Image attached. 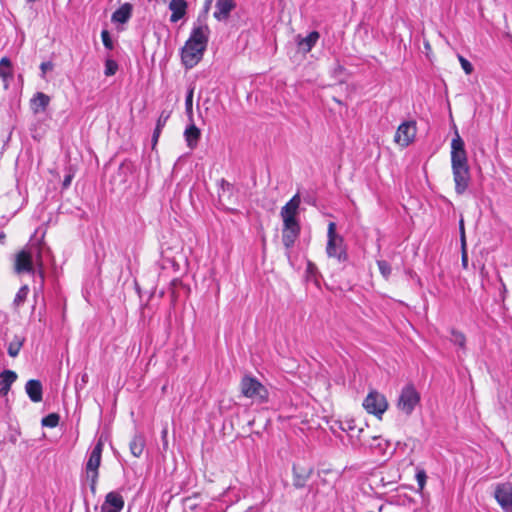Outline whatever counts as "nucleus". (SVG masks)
I'll return each instance as SVG.
<instances>
[{
	"instance_id": "25",
	"label": "nucleus",
	"mask_w": 512,
	"mask_h": 512,
	"mask_svg": "<svg viewBox=\"0 0 512 512\" xmlns=\"http://www.w3.org/2000/svg\"><path fill=\"white\" fill-rule=\"evenodd\" d=\"M130 452L134 457H140L145 448V438L142 434H135L129 444Z\"/></svg>"
},
{
	"instance_id": "42",
	"label": "nucleus",
	"mask_w": 512,
	"mask_h": 512,
	"mask_svg": "<svg viewBox=\"0 0 512 512\" xmlns=\"http://www.w3.org/2000/svg\"><path fill=\"white\" fill-rule=\"evenodd\" d=\"M72 179H73V174L72 173L67 174L64 177V180H63V183H62V187L64 189L68 188L70 186V184H71Z\"/></svg>"
},
{
	"instance_id": "13",
	"label": "nucleus",
	"mask_w": 512,
	"mask_h": 512,
	"mask_svg": "<svg viewBox=\"0 0 512 512\" xmlns=\"http://www.w3.org/2000/svg\"><path fill=\"white\" fill-rule=\"evenodd\" d=\"M210 30L207 25H199L192 29L188 42L206 49L209 40Z\"/></svg>"
},
{
	"instance_id": "39",
	"label": "nucleus",
	"mask_w": 512,
	"mask_h": 512,
	"mask_svg": "<svg viewBox=\"0 0 512 512\" xmlns=\"http://www.w3.org/2000/svg\"><path fill=\"white\" fill-rule=\"evenodd\" d=\"M459 230H460V239H461V247H466V237H465V229H464V221L463 219L459 222Z\"/></svg>"
},
{
	"instance_id": "1",
	"label": "nucleus",
	"mask_w": 512,
	"mask_h": 512,
	"mask_svg": "<svg viewBox=\"0 0 512 512\" xmlns=\"http://www.w3.org/2000/svg\"><path fill=\"white\" fill-rule=\"evenodd\" d=\"M451 168L455 183V192L458 195H463L470 185L471 173L465 143L457 129H455L454 137L451 141Z\"/></svg>"
},
{
	"instance_id": "40",
	"label": "nucleus",
	"mask_w": 512,
	"mask_h": 512,
	"mask_svg": "<svg viewBox=\"0 0 512 512\" xmlns=\"http://www.w3.org/2000/svg\"><path fill=\"white\" fill-rule=\"evenodd\" d=\"M54 65L51 61L42 62L40 65V69L42 71V76L44 77L45 73L48 71H51L53 69Z\"/></svg>"
},
{
	"instance_id": "30",
	"label": "nucleus",
	"mask_w": 512,
	"mask_h": 512,
	"mask_svg": "<svg viewBox=\"0 0 512 512\" xmlns=\"http://www.w3.org/2000/svg\"><path fill=\"white\" fill-rule=\"evenodd\" d=\"M29 293V287L27 285L22 286L18 292L16 293V296L13 301V306L15 309H18L23 303L26 301L27 296Z\"/></svg>"
},
{
	"instance_id": "38",
	"label": "nucleus",
	"mask_w": 512,
	"mask_h": 512,
	"mask_svg": "<svg viewBox=\"0 0 512 512\" xmlns=\"http://www.w3.org/2000/svg\"><path fill=\"white\" fill-rule=\"evenodd\" d=\"M426 473L424 470L418 471L416 474L417 483L420 489H423L426 483Z\"/></svg>"
},
{
	"instance_id": "7",
	"label": "nucleus",
	"mask_w": 512,
	"mask_h": 512,
	"mask_svg": "<svg viewBox=\"0 0 512 512\" xmlns=\"http://www.w3.org/2000/svg\"><path fill=\"white\" fill-rule=\"evenodd\" d=\"M34 252L40 256V251L37 247H28L19 251L15 256L14 269L18 274L21 273H34L33 268V255Z\"/></svg>"
},
{
	"instance_id": "31",
	"label": "nucleus",
	"mask_w": 512,
	"mask_h": 512,
	"mask_svg": "<svg viewBox=\"0 0 512 512\" xmlns=\"http://www.w3.org/2000/svg\"><path fill=\"white\" fill-rule=\"evenodd\" d=\"M451 342L459 346L461 349H465L466 337L465 335L456 329L451 330Z\"/></svg>"
},
{
	"instance_id": "44",
	"label": "nucleus",
	"mask_w": 512,
	"mask_h": 512,
	"mask_svg": "<svg viewBox=\"0 0 512 512\" xmlns=\"http://www.w3.org/2000/svg\"><path fill=\"white\" fill-rule=\"evenodd\" d=\"M39 275H40L41 279L43 280L44 279V274H43L42 270L39 271Z\"/></svg>"
},
{
	"instance_id": "6",
	"label": "nucleus",
	"mask_w": 512,
	"mask_h": 512,
	"mask_svg": "<svg viewBox=\"0 0 512 512\" xmlns=\"http://www.w3.org/2000/svg\"><path fill=\"white\" fill-rule=\"evenodd\" d=\"M363 407L369 414L382 419V415L388 409V401L383 394L371 390L363 401Z\"/></svg>"
},
{
	"instance_id": "3",
	"label": "nucleus",
	"mask_w": 512,
	"mask_h": 512,
	"mask_svg": "<svg viewBox=\"0 0 512 512\" xmlns=\"http://www.w3.org/2000/svg\"><path fill=\"white\" fill-rule=\"evenodd\" d=\"M103 447L104 443L102 438H99L92 451L90 452L86 463V478L90 481V489L93 494L96 493V485L99 476L98 469L101 464Z\"/></svg>"
},
{
	"instance_id": "16",
	"label": "nucleus",
	"mask_w": 512,
	"mask_h": 512,
	"mask_svg": "<svg viewBox=\"0 0 512 512\" xmlns=\"http://www.w3.org/2000/svg\"><path fill=\"white\" fill-rule=\"evenodd\" d=\"M236 7L234 0H217L215 4V11L213 16L218 21H227L230 13Z\"/></svg>"
},
{
	"instance_id": "37",
	"label": "nucleus",
	"mask_w": 512,
	"mask_h": 512,
	"mask_svg": "<svg viewBox=\"0 0 512 512\" xmlns=\"http://www.w3.org/2000/svg\"><path fill=\"white\" fill-rule=\"evenodd\" d=\"M101 38H102V42H103V45L111 50L113 48V42H112V39L110 37V34L107 30H103L101 32Z\"/></svg>"
},
{
	"instance_id": "29",
	"label": "nucleus",
	"mask_w": 512,
	"mask_h": 512,
	"mask_svg": "<svg viewBox=\"0 0 512 512\" xmlns=\"http://www.w3.org/2000/svg\"><path fill=\"white\" fill-rule=\"evenodd\" d=\"M232 191H233V185L231 183H229L228 181H226L225 179H221L219 182V192H218L219 199L220 200L229 199L230 196L232 195Z\"/></svg>"
},
{
	"instance_id": "2",
	"label": "nucleus",
	"mask_w": 512,
	"mask_h": 512,
	"mask_svg": "<svg viewBox=\"0 0 512 512\" xmlns=\"http://www.w3.org/2000/svg\"><path fill=\"white\" fill-rule=\"evenodd\" d=\"M327 238L326 253L328 257L337 259L339 263L346 262L348 254L344 239L336 233V224L334 222L328 224Z\"/></svg>"
},
{
	"instance_id": "20",
	"label": "nucleus",
	"mask_w": 512,
	"mask_h": 512,
	"mask_svg": "<svg viewBox=\"0 0 512 512\" xmlns=\"http://www.w3.org/2000/svg\"><path fill=\"white\" fill-rule=\"evenodd\" d=\"M0 78L4 83V89H8L9 82L13 78V69L10 59L7 57L0 60Z\"/></svg>"
},
{
	"instance_id": "19",
	"label": "nucleus",
	"mask_w": 512,
	"mask_h": 512,
	"mask_svg": "<svg viewBox=\"0 0 512 512\" xmlns=\"http://www.w3.org/2000/svg\"><path fill=\"white\" fill-rule=\"evenodd\" d=\"M50 103V97L43 92H37L30 100V106L35 114L44 112Z\"/></svg>"
},
{
	"instance_id": "32",
	"label": "nucleus",
	"mask_w": 512,
	"mask_h": 512,
	"mask_svg": "<svg viewBox=\"0 0 512 512\" xmlns=\"http://www.w3.org/2000/svg\"><path fill=\"white\" fill-rule=\"evenodd\" d=\"M60 416L57 413H50L45 416L41 423L45 427L54 428L59 424Z\"/></svg>"
},
{
	"instance_id": "4",
	"label": "nucleus",
	"mask_w": 512,
	"mask_h": 512,
	"mask_svg": "<svg viewBox=\"0 0 512 512\" xmlns=\"http://www.w3.org/2000/svg\"><path fill=\"white\" fill-rule=\"evenodd\" d=\"M240 386L241 392L245 397L262 403L268 400L267 389L255 377L244 376L241 380Z\"/></svg>"
},
{
	"instance_id": "35",
	"label": "nucleus",
	"mask_w": 512,
	"mask_h": 512,
	"mask_svg": "<svg viewBox=\"0 0 512 512\" xmlns=\"http://www.w3.org/2000/svg\"><path fill=\"white\" fill-rule=\"evenodd\" d=\"M193 94H194V88L191 87L189 88L188 92H187V95H186V99H185V108H186V112L188 115H192V111H193Z\"/></svg>"
},
{
	"instance_id": "27",
	"label": "nucleus",
	"mask_w": 512,
	"mask_h": 512,
	"mask_svg": "<svg viewBox=\"0 0 512 512\" xmlns=\"http://www.w3.org/2000/svg\"><path fill=\"white\" fill-rule=\"evenodd\" d=\"M24 341H25V339L23 337L16 335L13 338V340L9 343V346H8L9 356H11V357L18 356V354L24 344Z\"/></svg>"
},
{
	"instance_id": "17",
	"label": "nucleus",
	"mask_w": 512,
	"mask_h": 512,
	"mask_svg": "<svg viewBox=\"0 0 512 512\" xmlns=\"http://www.w3.org/2000/svg\"><path fill=\"white\" fill-rule=\"evenodd\" d=\"M168 7L172 12L170 21L176 23L186 15L188 5L185 0H171Z\"/></svg>"
},
{
	"instance_id": "21",
	"label": "nucleus",
	"mask_w": 512,
	"mask_h": 512,
	"mask_svg": "<svg viewBox=\"0 0 512 512\" xmlns=\"http://www.w3.org/2000/svg\"><path fill=\"white\" fill-rule=\"evenodd\" d=\"M320 35L317 31L310 32L306 37H298L297 45L304 53H308L315 46Z\"/></svg>"
},
{
	"instance_id": "12",
	"label": "nucleus",
	"mask_w": 512,
	"mask_h": 512,
	"mask_svg": "<svg viewBox=\"0 0 512 512\" xmlns=\"http://www.w3.org/2000/svg\"><path fill=\"white\" fill-rule=\"evenodd\" d=\"M124 507V499L119 492H109L101 506L102 512H120Z\"/></svg>"
},
{
	"instance_id": "10",
	"label": "nucleus",
	"mask_w": 512,
	"mask_h": 512,
	"mask_svg": "<svg viewBox=\"0 0 512 512\" xmlns=\"http://www.w3.org/2000/svg\"><path fill=\"white\" fill-rule=\"evenodd\" d=\"M494 497L505 512H512V484L505 482L495 488Z\"/></svg>"
},
{
	"instance_id": "36",
	"label": "nucleus",
	"mask_w": 512,
	"mask_h": 512,
	"mask_svg": "<svg viewBox=\"0 0 512 512\" xmlns=\"http://www.w3.org/2000/svg\"><path fill=\"white\" fill-rule=\"evenodd\" d=\"M458 60L467 75H470L474 71L473 65L465 57L458 55Z\"/></svg>"
},
{
	"instance_id": "45",
	"label": "nucleus",
	"mask_w": 512,
	"mask_h": 512,
	"mask_svg": "<svg viewBox=\"0 0 512 512\" xmlns=\"http://www.w3.org/2000/svg\"><path fill=\"white\" fill-rule=\"evenodd\" d=\"M352 428H353L352 425L349 423L348 424V429H352Z\"/></svg>"
},
{
	"instance_id": "22",
	"label": "nucleus",
	"mask_w": 512,
	"mask_h": 512,
	"mask_svg": "<svg viewBox=\"0 0 512 512\" xmlns=\"http://www.w3.org/2000/svg\"><path fill=\"white\" fill-rule=\"evenodd\" d=\"M17 374L11 370H4L0 374V393L6 395L11 385L16 381Z\"/></svg>"
},
{
	"instance_id": "33",
	"label": "nucleus",
	"mask_w": 512,
	"mask_h": 512,
	"mask_svg": "<svg viewBox=\"0 0 512 512\" xmlns=\"http://www.w3.org/2000/svg\"><path fill=\"white\" fill-rule=\"evenodd\" d=\"M377 266L379 268L381 275L385 279H388L390 277L391 271H392L390 264L385 260H378Z\"/></svg>"
},
{
	"instance_id": "24",
	"label": "nucleus",
	"mask_w": 512,
	"mask_h": 512,
	"mask_svg": "<svg viewBox=\"0 0 512 512\" xmlns=\"http://www.w3.org/2000/svg\"><path fill=\"white\" fill-rule=\"evenodd\" d=\"M200 135V129L196 127L194 124H191L185 129L184 136L189 148L193 149L196 147Z\"/></svg>"
},
{
	"instance_id": "18",
	"label": "nucleus",
	"mask_w": 512,
	"mask_h": 512,
	"mask_svg": "<svg viewBox=\"0 0 512 512\" xmlns=\"http://www.w3.org/2000/svg\"><path fill=\"white\" fill-rule=\"evenodd\" d=\"M25 390L32 402L38 403L42 401L43 389L39 380H29L25 385Z\"/></svg>"
},
{
	"instance_id": "43",
	"label": "nucleus",
	"mask_w": 512,
	"mask_h": 512,
	"mask_svg": "<svg viewBox=\"0 0 512 512\" xmlns=\"http://www.w3.org/2000/svg\"><path fill=\"white\" fill-rule=\"evenodd\" d=\"M5 239V234L2 232L0 233V242L2 243Z\"/></svg>"
},
{
	"instance_id": "14",
	"label": "nucleus",
	"mask_w": 512,
	"mask_h": 512,
	"mask_svg": "<svg viewBox=\"0 0 512 512\" xmlns=\"http://www.w3.org/2000/svg\"><path fill=\"white\" fill-rule=\"evenodd\" d=\"M300 231V224H283L282 242L286 249H290L294 246L300 235Z\"/></svg>"
},
{
	"instance_id": "34",
	"label": "nucleus",
	"mask_w": 512,
	"mask_h": 512,
	"mask_svg": "<svg viewBox=\"0 0 512 512\" xmlns=\"http://www.w3.org/2000/svg\"><path fill=\"white\" fill-rule=\"evenodd\" d=\"M118 70V64L112 60V59H107L106 62H105V75L106 76H113Z\"/></svg>"
},
{
	"instance_id": "11",
	"label": "nucleus",
	"mask_w": 512,
	"mask_h": 512,
	"mask_svg": "<svg viewBox=\"0 0 512 512\" xmlns=\"http://www.w3.org/2000/svg\"><path fill=\"white\" fill-rule=\"evenodd\" d=\"M416 136V124L413 121L402 123L395 134L394 140L397 144L406 147Z\"/></svg>"
},
{
	"instance_id": "41",
	"label": "nucleus",
	"mask_w": 512,
	"mask_h": 512,
	"mask_svg": "<svg viewBox=\"0 0 512 512\" xmlns=\"http://www.w3.org/2000/svg\"><path fill=\"white\" fill-rule=\"evenodd\" d=\"M461 264H462L464 269L468 268V254H467V251H466V247L462 248Z\"/></svg>"
},
{
	"instance_id": "15",
	"label": "nucleus",
	"mask_w": 512,
	"mask_h": 512,
	"mask_svg": "<svg viewBox=\"0 0 512 512\" xmlns=\"http://www.w3.org/2000/svg\"><path fill=\"white\" fill-rule=\"evenodd\" d=\"M312 472V468L300 467L294 464L292 467L293 486L296 489L304 488L306 486L307 481L310 479Z\"/></svg>"
},
{
	"instance_id": "5",
	"label": "nucleus",
	"mask_w": 512,
	"mask_h": 512,
	"mask_svg": "<svg viewBox=\"0 0 512 512\" xmlns=\"http://www.w3.org/2000/svg\"><path fill=\"white\" fill-rule=\"evenodd\" d=\"M420 402V394L413 384L405 385L398 397L397 408L406 415H411Z\"/></svg>"
},
{
	"instance_id": "23",
	"label": "nucleus",
	"mask_w": 512,
	"mask_h": 512,
	"mask_svg": "<svg viewBox=\"0 0 512 512\" xmlns=\"http://www.w3.org/2000/svg\"><path fill=\"white\" fill-rule=\"evenodd\" d=\"M132 14V5L130 3H125L121 5L113 14L112 21L115 23H126Z\"/></svg>"
},
{
	"instance_id": "28",
	"label": "nucleus",
	"mask_w": 512,
	"mask_h": 512,
	"mask_svg": "<svg viewBox=\"0 0 512 512\" xmlns=\"http://www.w3.org/2000/svg\"><path fill=\"white\" fill-rule=\"evenodd\" d=\"M372 440L373 442L370 444V448L375 450L378 454H385L390 443L378 436L373 437Z\"/></svg>"
},
{
	"instance_id": "9",
	"label": "nucleus",
	"mask_w": 512,
	"mask_h": 512,
	"mask_svg": "<svg viewBox=\"0 0 512 512\" xmlns=\"http://www.w3.org/2000/svg\"><path fill=\"white\" fill-rule=\"evenodd\" d=\"M301 203L300 195L295 194L281 209L280 215L283 224H300L297 219Z\"/></svg>"
},
{
	"instance_id": "26",
	"label": "nucleus",
	"mask_w": 512,
	"mask_h": 512,
	"mask_svg": "<svg viewBox=\"0 0 512 512\" xmlns=\"http://www.w3.org/2000/svg\"><path fill=\"white\" fill-rule=\"evenodd\" d=\"M168 118H169V115L165 114L164 112H162L161 115L159 116L157 123H156V127H155V129L153 131V135H152V149H154L155 146L157 145V142H158V139L162 132V129L166 125Z\"/></svg>"
},
{
	"instance_id": "8",
	"label": "nucleus",
	"mask_w": 512,
	"mask_h": 512,
	"mask_svg": "<svg viewBox=\"0 0 512 512\" xmlns=\"http://www.w3.org/2000/svg\"><path fill=\"white\" fill-rule=\"evenodd\" d=\"M205 50L204 48H200V46L193 45L186 41L181 51L182 63L187 69L193 68L202 59Z\"/></svg>"
}]
</instances>
